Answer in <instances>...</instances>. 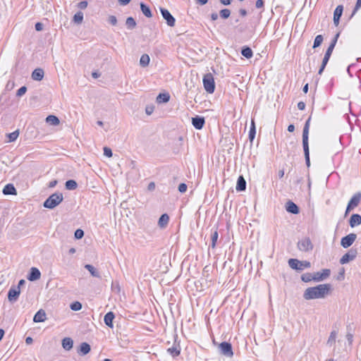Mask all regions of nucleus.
Returning <instances> with one entry per match:
<instances>
[{
    "instance_id": "72a5a7b5",
    "label": "nucleus",
    "mask_w": 361,
    "mask_h": 361,
    "mask_svg": "<svg viewBox=\"0 0 361 361\" xmlns=\"http://www.w3.org/2000/svg\"><path fill=\"white\" fill-rule=\"evenodd\" d=\"M336 336H337V331L333 330L331 332L330 336L328 338V341L326 343L327 345H329V346H332L333 345H334L336 343Z\"/></svg>"
},
{
    "instance_id": "49530a36",
    "label": "nucleus",
    "mask_w": 361,
    "mask_h": 361,
    "mask_svg": "<svg viewBox=\"0 0 361 361\" xmlns=\"http://www.w3.org/2000/svg\"><path fill=\"white\" fill-rule=\"evenodd\" d=\"M70 307L72 310L79 311L82 309V304L80 302L76 301L71 303Z\"/></svg>"
},
{
    "instance_id": "6e6552de",
    "label": "nucleus",
    "mask_w": 361,
    "mask_h": 361,
    "mask_svg": "<svg viewBox=\"0 0 361 361\" xmlns=\"http://www.w3.org/2000/svg\"><path fill=\"white\" fill-rule=\"evenodd\" d=\"M219 350L221 354L226 357H231L233 355L232 345L230 343L224 341L220 343Z\"/></svg>"
},
{
    "instance_id": "37998d69",
    "label": "nucleus",
    "mask_w": 361,
    "mask_h": 361,
    "mask_svg": "<svg viewBox=\"0 0 361 361\" xmlns=\"http://www.w3.org/2000/svg\"><path fill=\"white\" fill-rule=\"evenodd\" d=\"M329 59L330 58L326 57V56H324L323 60H322V65H321V67H320V68H319V70L318 71V74H319V75L322 74V73H323V71H324V68H325V67H326V66Z\"/></svg>"
},
{
    "instance_id": "c9c22d12",
    "label": "nucleus",
    "mask_w": 361,
    "mask_h": 361,
    "mask_svg": "<svg viewBox=\"0 0 361 361\" xmlns=\"http://www.w3.org/2000/svg\"><path fill=\"white\" fill-rule=\"evenodd\" d=\"M85 268L90 271L91 275L94 277L100 278L99 273L97 271V269L91 264H86Z\"/></svg>"
},
{
    "instance_id": "8fccbe9b",
    "label": "nucleus",
    "mask_w": 361,
    "mask_h": 361,
    "mask_svg": "<svg viewBox=\"0 0 361 361\" xmlns=\"http://www.w3.org/2000/svg\"><path fill=\"white\" fill-rule=\"evenodd\" d=\"M361 8V0H357V2H356V4L355 6V8L353 11V13L351 14V16L350 18H352L356 13L357 11Z\"/></svg>"
},
{
    "instance_id": "e2e57ef3",
    "label": "nucleus",
    "mask_w": 361,
    "mask_h": 361,
    "mask_svg": "<svg viewBox=\"0 0 361 361\" xmlns=\"http://www.w3.org/2000/svg\"><path fill=\"white\" fill-rule=\"evenodd\" d=\"M56 184H57L56 180H51L49 183V188H54L56 185Z\"/></svg>"
},
{
    "instance_id": "0e129e2a",
    "label": "nucleus",
    "mask_w": 361,
    "mask_h": 361,
    "mask_svg": "<svg viewBox=\"0 0 361 361\" xmlns=\"http://www.w3.org/2000/svg\"><path fill=\"white\" fill-rule=\"evenodd\" d=\"M239 13L241 16L244 17L247 15V11L244 8H240L239 10Z\"/></svg>"
},
{
    "instance_id": "e433bc0d",
    "label": "nucleus",
    "mask_w": 361,
    "mask_h": 361,
    "mask_svg": "<svg viewBox=\"0 0 361 361\" xmlns=\"http://www.w3.org/2000/svg\"><path fill=\"white\" fill-rule=\"evenodd\" d=\"M66 188L69 190H73L77 188L78 184L74 180H68L66 182Z\"/></svg>"
},
{
    "instance_id": "338daca9",
    "label": "nucleus",
    "mask_w": 361,
    "mask_h": 361,
    "mask_svg": "<svg viewBox=\"0 0 361 361\" xmlns=\"http://www.w3.org/2000/svg\"><path fill=\"white\" fill-rule=\"evenodd\" d=\"M130 0H118V2L121 5L125 6L127 5Z\"/></svg>"
},
{
    "instance_id": "3c124183",
    "label": "nucleus",
    "mask_w": 361,
    "mask_h": 361,
    "mask_svg": "<svg viewBox=\"0 0 361 361\" xmlns=\"http://www.w3.org/2000/svg\"><path fill=\"white\" fill-rule=\"evenodd\" d=\"M26 91H27V87L25 86H23L18 90L16 95L18 97H21L26 92Z\"/></svg>"
},
{
    "instance_id": "0eeeda50",
    "label": "nucleus",
    "mask_w": 361,
    "mask_h": 361,
    "mask_svg": "<svg viewBox=\"0 0 361 361\" xmlns=\"http://www.w3.org/2000/svg\"><path fill=\"white\" fill-rule=\"evenodd\" d=\"M298 247L300 251L308 252L313 249V245L310 238L306 237L298 241Z\"/></svg>"
},
{
    "instance_id": "393cba45",
    "label": "nucleus",
    "mask_w": 361,
    "mask_h": 361,
    "mask_svg": "<svg viewBox=\"0 0 361 361\" xmlns=\"http://www.w3.org/2000/svg\"><path fill=\"white\" fill-rule=\"evenodd\" d=\"M169 222V216L167 214H163L158 221V226L161 228H165Z\"/></svg>"
},
{
    "instance_id": "423d86ee",
    "label": "nucleus",
    "mask_w": 361,
    "mask_h": 361,
    "mask_svg": "<svg viewBox=\"0 0 361 361\" xmlns=\"http://www.w3.org/2000/svg\"><path fill=\"white\" fill-rule=\"evenodd\" d=\"M357 255V250L356 248L352 247L350 248L348 252L342 256L340 259V263L341 264H345L348 263L350 261L354 260Z\"/></svg>"
},
{
    "instance_id": "2f4dec72",
    "label": "nucleus",
    "mask_w": 361,
    "mask_h": 361,
    "mask_svg": "<svg viewBox=\"0 0 361 361\" xmlns=\"http://www.w3.org/2000/svg\"><path fill=\"white\" fill-rule=\"evenodd\" d=\"M170 99V95L169 93H159L157 97V102L158 103H166Z\"/></svg>"
},
{
    "instance_id": "864d4df0",
    "label": "nucleus",
    "mask_w": 361,
    "mask_h": 361,
    "mask_svg": "<svg viewBox=\"0 0 361 361\" xmlns=\"http://www.w3.org/2000/svg\"><path fill=\"white\" fill-rule=\"evenodd\" d=\"M108 22L112 25H116L117 18L115 16H110L108 18Z\"/></svg>"
},
{
    "instance_id": "f3484780",
    "label": "nucleus",
    "mask_w": 361,
    "mask_h": 361,
    "mask_svg": "<svg viewBox=\"0 0 361 361\" xmlns=\"http://www.w3.org/2000/svg\"><path fill=\"white\" fill-rule=\"evenodd\" d=\"M361 224V215L353 214L349 219V225L351 228H354Z\"/></svg>"
},
{
    "instance_id": "774afa93",
    "label": "nucleus",
    "mask_w": 361,
    "mask_h": 361,
    "mask_svg": "<svg viewBox=\"0 0 361 361\" xmlns=\"http://www.w3.org/2000/svg\"><path fill=\"white\" fill-rule=\"evenodd\" d=\"M218 14L216 13H212L211 14V18L212 20H216L218 19Z\"/></svg>"
},
{
    "instance_id": "f257e3e1",
    "label": "nucleus",
    "mask_w": 361,
    "mask_h": 361,
    "mask_svg": "<svg viewBox=\"0 0 361 361\" xmlns=\"http://www.w3.org/2000/svg\"><path fill=\"white\" fill-rule=\"evenodd\" d=\"M331 290V285L330 283L319 284L307 288L303 293V298L307 300L324 298L330 293Z\"/></svg>"
},
{
    "instance_id": "20e7f679",
    "label": "nucleus",
    "mask_w": 361,
    "mask_h": 361,
    "mask_svg": "<svg viewBox=\"0 0 361 361\" xmlns=\"http://www.w3.org/2000/svg\"><path fill=\"white\" fill-rule=\"evenodd\" d=\"M288 265L290 268L297 271H302L305 268H310L311 267L310 262L300 261L297 259H290L288 260Z\"/></svg>"
},
{
    "instance_id": "412c9836",
    "label": "nucleus",
    "mask_w": 361,
    "mask_h": 361,
    "mask_svg": "<svg viewBox=\"0 0 361 361\" xmlns=\"http://www.w3.org/2000/svg\"><path fill=\"white\" fill-rule=\"evenodd\" d=\"M167 352L173 357H176L180 353V346L179 343L176 344V342L171 348L167 349Z\"/></svg>"
},
{
    "instance_id": "a18cd8bd",
    "label": "nucleus",
    "mask_w": 361,
    "mask_h": 361,
    "mask_svg": "<svg viewBox=\"0 0 361 361\" xmlns=\"http://www.w3.org/2000/svg\"><path fill=\"white\" fill-rule=\"evenodd\" d=\"M219 15L223 19H227L231 15V11L228 8H224L220 11Z\"/></svg>"
},
{
    "instance_id": "bb28decb",
    "label": "nucleus",
    "mask_w": 361,
    "mask_h": 361,
    "mask_svg": "<svg viewBox=\"0 0 361 361\" xmlns=\"http://www.w3.org/2000/svg\"><path fill=\"white\" fill-rule=\"evenodd\" d=\"M90 350V345L87 343L83 342L80 345V350L78 353L82 355H85L89 353Z\"/></svg>"
},
{
    "instance_id": "09e8293b",
    "label": "nucleus",
    "mask_w": 361,
    "mask_h": 361,
    "mask_svg": "<svg viewBox=\"0 0 361 361\" xmlns=\"http://www.w3.org/2000/svg\"><path fill=\"white\" fill-rule=\"evenodd\" d=\"M74 235L76 239H81L84 236V231L78 228L75 231Z\"/></svg>"
},
{
    "instance_id": "7c9ffc66",
    "label": "nucleus",
    "mask_w": 361,
    "mask_h": 361,
    "mask_svg": "<svg viewBox=\"0 0 361 361\" xmlns=\"http://www.w3.org/2000/svg\"><path fill=\"white\" fill-rule=\"evenodd\" d=\"M241 54L246 59H250L253 56V52L249 47L245 46L241 49Z\"/></svg>"
},
{
    "instance_id": "603ef678",
    "label": "nucleus",
    "mask_w": 361,
    "mask_h": 361,
    "mask_svg": "<svg viewBox=\"0 0 361 361\" xmlns=\"http://www.w3.org/2000/svg\"><path fill=\"white\" fill-rule=\"evenodd\" d=\"M104 154L107 157H111L113 155L112 150L109 147H104Z\"/></svg>"
},
{
    "instance_id": "9d476101",
    "label": "nucleus",
    "mask_w": 361,
    "mask_h": 361,
    "mask_svg": "<svg viewBox=\"0 0 361 361\" xmlns=\"http://www.w3.org/2000/svg\"><path fill=\"white\" fill-rule=\"evenodd\" d=\"M160 12L163 18L166 21V24L170 27H173L176 23V19L171 13L164 8H160Z\"/></svg>"
},
{
    "instance_id": "f704fd0d",
    "label": "nucleus",
    "mask_w": 361,
    "mask_h": 361,
    "mask_svg": "<svg viewBox=\"0 0 361 361\" xmlns=\"http://www.w3.org/2000/svg\"><path fill=\"white\" fill-rule=\"evenodd\" d=\"M149 61H150V59H149V56L148 54H142L140 59V64L142 67H146L149 65Z\"/></svg>"
},
{
    "instance_id": "f8f14e48",
    "label": "nucleus",
    "mask_w": 361,
    "mask_h": 361,
    "mask_svg": "<svg viewBox=\"0 0 361 361\" xmlns=\"http://www.w3.org/2000/svg\"><path fill=\"white\" fill-rule=\"evenodd\" d=\"M331 271L329 269H324L321 272L314 273V281H322L330 276Z\"/></svg>"
},
{
    "instance_id": "c03bdc74",
    "label": "nucleus",
    "mask_w": 361,
    "mask_h": 361,
    "mask_svg": "<svg viewBox=\"0 0 361 361\" xmlns=\"http://www.w3.org/2000/svg\"><path fill=\"white\" fill-rule=\"evenodd\" d=\"M19 135L18 130H16L13 133L7 134V137L8 138V142H13L15 141Z\"/></svg>"
},
{
    "instance_id": "b1692460",
    "label": "nucleus",
    "mask_w": 361,
    "mask_h": 361,
    "mask_svg": "<svg viewBox=\"0 0 361 361\" xmlns=\"http://www.w3.org/2000/svg\"><path fill=\"white\" fill-rule=\"evenodd\" d=\"M235 189L237 191L241 192L246 189V181L243 176H240L237 180Z\"/></svg>"
},
{
    "instance_id": "6ab92c4d",
    "label": "nucleus",
    "mask_w": 361,
    "mask_h": 361,
    "mask_svg": "<svg viewBox=\"0 0 361 361\" xmlns=\"http://www.w3.org/2000/svg\"><path fill=\"white\" fill-rule=\"evenodd\" d=\"M46 319H47V315H46L45 311L43 310H39L35 314V316L33 317V322H36V323L43 322L46 320Z\"/></svg>"
},
{
    "instance_id": "680f3d73",
    "label": "nucleus",
    "mask_w": 361,
    "mask_h": 361,
    "mask_svg": "<svg viewBox=\"0 0 361 361\" xmlns=\"http://www.w3.org/2000/svg\"><path fill=\"white\" fill-rule=\"evenodd\" d=\"M147 189L150 191H152L155 189V184L154 182H151L149 183L148 186H147Z\"/></svg>"
},
{
    "instance_id": "473e14b6",
    "label": "nucleus",
    "mask_w": 361,
    "mask_h": 361,
    "mask_svg": "<svg viewBox=\"0 0 361 361\" xmlns=\"http://www.w3.org/2000/svg\"><path fill=\"white\" fill-rule=\"evenodd\" d=\"M255 134H256L255 123L254 119H252L251 126H250V131H249V139L251 142H252V140L255 139Z\"/></svg>"
},
{
    "instance_id": "dca6fc26",
    "label": "nucleus",
    "mask_w": 361,
    "mask_h": 361,
    "mask_svg": "<svg viewBox=\"0 0 361 361\" xmlns=\"http://www.w3.org/2000/svg\"><path fill=\"white\" fill-rule=\"evenodd\" d=\"M41 276L39 270L36 267H32L27 276V279L30 281L38 280Z\"/></svg>"
},
{
    "instance_id": "4d7b16f0",
    "label": "nucleus",
    "mask_w": 361,
    "mask_h": 361,
    "mask_svg": "<svg viewBox=\"0 0 361 361\" xmlns=\"http://www.w3.org/2000/svg\"><path fill=\"white\" fill-rule=\"evenodd\" d=\"M35 28L37 31H41L43 30V24L41 23H37L35 25Z\"/></svg>"
},
{
    "instance_id": "2eb2a0df",
    "label": "nucleus",
    "mask_w": 361,
    "mask_h": 361,
    "mask_svg": "<svg viewBox=\"0 0 361 361\" xmlns=\"http://www.w3.org/2000/svg\"><path fill=\"white\" fill-rule=\"evenodd\" d=\"M311 117L310 116L306 121L302 131V143H308L309 129L310 125Z\"/></svg>"
},
{
    "instance_id": "052dcab7",
    "label": "nucleus",
    "mask_w": 361,
    "mask_h": 361,
    "mask_svg": "<svg viewBox=\"0 0 361 361\" xmlns=\"http://www.w3.org/2000/svg\"><path fill=\"white\" fill-rule=\"evenodd\" d=\"M298 108L300 110H304L305 109V104L303 102H300L298 103Z\"/></svg>"
},
{
    "instance_id": "4be33fe9",
    "label": "nucleus",
    "mask_w": 361,
    "mask_h": 361,
    "mask_svg": "<svg viewBox=\"0 0 361 361\" xmlns=\"http://www.w3.org/2000/svg\"><path fill=\"white\" fill-rule=\"evenodd\" d=\"M44 72L42 68H36L32 73V78L34 80L40 81L43 79Z\"/></svg>"
},
{
    "instance_id": "79ce46f5",
    "label": "nucleus",
    "mask_w": 361,
    "mask_h": 361,
    "mask_svg": "<svg viewBox=\"0 0 361 361\" xmlns=\"http://www.w3.org/2000/svg\"><path fill=\"white\" fill-rule=\"evenodd\" d=\"M323 39H324V38H323L322 35H317L316 37L314 38L312 48L315 49V48L319 47L322 44Z\"/></svg>"
},
{
    "instance_id": "a211bd4d",
    "label": "nucleus",
    "mask_w": 361,
    "mask_h": 361,
    "mask_svg": "<svg viewBox=\"0 0 361 361\" xmlns=\"http://www.w3.org/2000/svg\"><path fill=\"white\" fill-rule=\"evenodd\" d=\"M286 209L288 212L293 214H298L300 212L299 207L290 200L286 203Z\"/></svg>"
},
{
    "instance_id": "c85d7f7f",
    "label": "nucleus",
    "mask_w": 361,
    "mask_h": 361,
    "mask_svg": "<svg viewBox=\"0 0 361 361\" xmlns=\"http://www.w3.org/2000/svg\"><path fill=\"white\" fill-rule=\"evenodd\" d=\"M46 122L51 126H56L59 124L60 121L56 116L49 115L46 118Z\"/></svg>"
},
{
    "instance_id": "de8ad7c7",
    "label": "nucleus",
    "mask_w": 361,
    "mask_h": 361,
    "mask_svg": "<svg viewBox=\"0 0 361 361\" xmlns=\"http://www.w3.org/2000/svg\"><path fill=\"white\" fill-rule=\"evenodd\" d=\"M218 237H219V234H218L217 231H215L214 233H212V245H211L212 248L215 247Z\"/></svg>"
},
{
    "instance_id": "4c0bfd02",
    "label": "nucleus",
    "mask_w": 361,
    "mask_h": 361,
    "mask_svg": "<svg viewBox=\"0 0 361 361\" xmlns=\"http://www.w3.org/2000/svg\"><path fill=\"white\" fill-rule=\"evenodd\" d=\"M301 280L305 283L310 282L312 281H314V274L311 273H305L301 276Z\"/></svg>"
},
{
    "instance_id": "6e6d98bb",
    "label": "nucleus",
    "mask_w": 361,
    "mask_h": 361,
    "mask_svg": "<svg viewBox=\"0 0 361 361\" xmlns=\"http://www.w3.org/2000/svg\"><path fill=\"white\" fill-rule=\"evenodd\" d=\"M187 188H188V186L185 183H180L179 185H178V191L181 193H183L185 192H186L187 190Z\"/></svg>"
},
{
    "instance_id": "aec40b11",
    "label": "nucleus",
    "mask_w": 361,
    "mask_h": 361,
    "mask_svg": "<svg viewBox=\"0 0 361 361\" xmlns=\"http://www.w3.org/2000/svg\"><path fill=\"white\" fill-rule=\"evenodd\" d=\"M114 318H115V315L113 312H107L105 314L104 318V324L109 328L112 329L114 327L113 321H114Z\"/></svg>"
},
{
    "instance_id": "bf43d9fd",
    "label": "nucleus",
    "mask_w": 361,
    "mask_h": 361,
    "mask_svg": "<svg viewBox=\"0 0 361 361\" xmlns=\"http://www.w3.org/2000/svg\"><path fill=\"white\" fill-rule=\"evenodd\" d=\"M346 338L348 341L351 343L353 342V335L350 332H348L346 334Z\"/></svg>"
},
{
    "instance_id": "58836bf2",
    "label": "nucleus",
    "mask_w": 361,
    "mask_h": 361,
    "mask_svg": "<svg viewBox=\"0 0 361 361\" xmlns=\"http://www.w3.org/2000/svg\"><path fill=\"white\" fill-rule=\"evenodd\" d=\"M83 20V13L81 11L77 12L73 18V21L76 24H80L82 23Z\"/></svg>"
},
{
    "instance_id": "7ed1b4c3",
    "label": "nucleus",
    "mask_w": 361,
    "mask_h": 361,
    "mask_svg": "<svg viewBox=\"0 0 361 361\" xmlns=\"http://www.w3.org/2000/svg\"><path fill=\"white\" fill-rule=\"evenodd\" d=\"M202 82L206 92L212 94L215 90V82L212 74L210 73L205 74L203 77Z\"/></svg>"
},
{
    "instance_id": "9b49d317",
    "label": "nucleus",
    "mask_w": 361,
    "mask_h": 361,
    "mask_svg": "<svg viewBox=\"0 0 361 361\" xmlns=\"http://www.w3.org/2000/svg\"><path fill=\"white\" fill-rule=\"evenodd\" d=\"M20 293L19 287L12 286L8 293V300L9 302L13 303L16 302Z\"/></svg>"
},
{
    "instance_id": "ddd939ff",
    "label": "nucleus",
    "mask_w": 361,
    "mask_h": 361,
    "mask_svg": "<svg viewBox=\"0 0 361 361\" xmlns=\"http://www.w3.org/2000/svg\"><path fill=\"white\" fill-rule=\"evenodd\" d=\"M205 123L204 117L196 116L192 118V124L197 130H201Z\"/></svg>"
},
{
    "instance_id": "cd10ccee",
    "label": "nucleus",
    "mask_w": 361,
    "mask_h": 361,
    "mask_svg": "<svg viewBox=\"0 0 361 361\" xmlns=\"http://www.w3.org/2000/svg\"><path fill=\"white\" fill-rule=\"evenodd\" d=\"M73 345V341L71 338H64L62 340V346L66 350H70Z\"/></svg>"
},
{
    "instance_id": "5fc2aeb1",
    "label": "nucleus",
    "mask_w": 361,
    "mask_h": 361,
    "mask_svg": "<svg viewBox=\"0 0 361 361\" xmlns=\"http://www.w3.org/2000/svg\"><path fill=\"white\" fill-rule=\"evenodd\" d=\"M87 4H88V3L87 1H85V0L81 1L78 4V8L80 9H85L87 8Z\"/></svg>"
},
{
    "instance_id": "ea45409f",
    "label": "nucleus",
    "mask_w": 361,
    "mask_h": 361,
    "mask_svg": "<svg viewBox=\"0 0 361 361\" xmlns=\"http://www.w3.org/2000/svg\"><path fill=\"white\" fill-rule=\"evenodd\" d=\"M339 37V33H337L334 37V38L331 39V42L327 49V51H329V52H333V50L336 44V42L338 41V38Z\"/></svg>"
},
{
    "instance_id": "a19ab883",
    "label": "nucleus",
    "mask_w": 361,
    "mask_h": 361,
    "mask_svg": "<svg viewBox=\"0 0 361 361\" xmlns=\"http://www.w3.org/2000/svg\"><path fill=\"white\" fill-rule=\"evenodd\" d=\"M126 26L128 29L133 30L136 26V22L133 17H128L126 21Z\"/></svg>"
},
{
    "instance_id": "13d9d810",
    "label": "nucleus",
    "mask_w": 361,
    "mask_h": 361,
    "mask_svg": "<svg viewBox=\"0 0 361 361\" xmlns=\"http://www.w3.org/2000/svg\"><path fill=\"white\" fill-rule=\"evenodd\" d=\"M263 6H264V1L262 0H257L256 4H255L256 8H260L263 7Z\"/></svg>"
},
{
    "instance_id": "f03ea898",
    "label": "nucleus",
    "mask_w": 361,
    "mask_h": 361,
    "mask_svg": "<svg viewBox=\"0 0 361 361\" xmlns=\"http://www.w3.org/2000/svg\"><path fill=\"white\" fill-rule=\"evenodd\" d=\"M63 200L61 192H55L51 195L44 202L43 206L45 208L54 209L58 206Z\"/></svg>"
},
{
    "instance_id": "c756f323",
    "label": "nucleus",
    "mask_w": 361,
    "mask_h": 361,
    "mask_svg": "<svg viewBox=\"0 0 361 361\" xmlns=\"http://www.w3.org/2000/svg\"><path fill=\"white\" fill-rule=\"evenodd\" d=\"M140 9L142 12V13L147 17V18H151L152 16V11L148 6H147L145 4L141 2L140 3Z\"/></svg>"
},
{
    "instance_id": "69168bd1",
    "label": "nucleus",
    "mask_w": 361,
    "mask_h": 361,
    "mask_svg": "<svg viewBox=\"0 0 361 361\" xmlns=\"http://www.w3.org/2000/svg\"><path fill=\"white\" fill-rule=\"evenodd\" d=\"M220 2L225 6L230 5L231 3V0H219Z\"/></svg>"
},
{
    "instance_id": "5701e85b",
    "label": "nucleus",
    "mask_w": 361,
    "mask_h": 361,
    "mask_svg": "<svg viewBox=\"0 0 361 361\" xmlns=\"http://www.w3.org/2000/svg\"><path fill=\"white\" fill-rule=\"evenodd\" d=\"M3 193L5 195H17V190L13 184L8 183L4 186Z\"/></svg>"
},
{
    "instance_id": "a878e982",
    "label": "nucleus",
    "mask_w": 361,
    "mask_h": 361,
    "mask_svg": "<svg viewBox=\"0 0 361 361\" xmlns=\"http://www.w3.org/2000/svg\"><path fill=\"white\" fill-rule=\"evenodd\" d=\"M305 163L307 167L310 166L309 143H302Z\"/></svg>"
},
{
    "instance_id": "39448f33",
    "label": "nucleus",
    "mask_w": 361,
    "mask_h": 361,
    "mask_svg": "<svg viewBox=\"0 0 361 361\" xmlns=\"http://www.w3.org/2000/svg\"><path fill=\"white\" fill-rule=\"evenodd\" d=\"M361 200V192H357L353 195V197L350 198V201L348 203L345 216H346L348 213L353 210L354 208L357 207Z\"/></svg>"
},
{
    "instance_id": "4468645a",
    "label": "nucleus",
    "mask_w": 361,
    "mask_h": 361,
    "mask_svg": "<svg viewBox=\"0 0 361 361\" xmlns=\"http://www.w3.org/2000/svg\"><path fill=\"white\" fill-rule=\"evenodd\" d=\"M343 5H338L336 8L334 12V23L336 26H338L339 24L340 18L343 14Z\"/></svg>"
},
{
    "instance_id": "1a4fd4ad",
    "label": "nucleus",
    "mask_w": 361,
    "mask_h": 361,
    "mask_svg": "<svg viewBox=\"0 0 361 361\" xmlns=\"http://www.w3.org/2000/svg\"><path fill=\"white\" fill-rule=\"evenodd\" d=\"M357 238V235L355 233H350L341 238V245L343 248H348L350 247L353 243L355 241Z\"/></svg>"
}]
</instances>
